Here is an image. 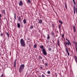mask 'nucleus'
<instances>
[{
  "label": "nucleus",
  "instance_id": "nucleus-1",
  "mask_svg": "<svg viewBox=\"0 0 77 77\" xmlns=\"http://www.w3.org/2000/svg\"><path fill=\"white\" fill-rule=\"evenodd\" d=\"M24 64H22L21 65L19 68V72H22L23 71V69H24Z\"/></svg>",
  "mask_w": 77,
  "mask_h": 77
},
{
  "label": "nucleus",
  "instance_id": "nucleus-2",
  "mask_svg": "<svg viewBox=\"0 0 77 77\" xmlns=\"http://www.w3.org/2000/svg\"><path fill=\"white\" fill-rule=\"evenodd\" d=\"M20 43L21 44V46L22 47H24L25 46V43H24V41L23 38L20 39Z\"/></svg>",
  "mask_w": 77,
  "mask_h": 77
},
{
  "label": "nucleus",
  "instance_id": "nucleus-3",
  "mask_svg": "<svg viewBox=\"0 0 77 77\" xmlns=\"http://www.w3.org/2000/svg\"><path fill=\"white\" fill-rule=\"evenodd\" d=\"M74 14H75V11L76 12V14H77V7H75V6H74Z\"/></svg>",
  "mask_w": 77,
  "mask_h": 77
},
{
  "label": "nucleus",
  "instance_id": "nucleus-4",
  "mask_svg": "<svg viewBox=\"0 0 77 77\" xmlns=\"http://www.w3.org/2000/svg\"><path fill=\"white\" fill-rule=\"evenodd\" d=\"M18 4L20 6H22L23 5V1H20L18 3Z\"/></svg>",
  "mask_w": 77,
  "mask_h": 77
},
{
  "label": "nucleus",
  "instance_id": "nucleus-5",
  "mask_svg": "<svg viewBox=\"0 0 77 77\" xmlns=\"http://www.w3.org/2000/svg\"><path fill=\"white\" fill-rule=\"evenodd\" d=\"M43 50H42V52H43V53L44 55H45L46 56L47 55V53L46 52V51H45V49H43Z\"/></svg>",
  "mask_w": 77,
  "mask_h": 77
},
{
  "label": "nucleus",
  "instance_id": "nucleus-6",
  "mask_svg": "<svg viewBox=\"0 0 77 77\" xmlns=\"http://www.w3.org/2000/svg\"><path fill=\"white\" fill-rule=\"evenodd\" d=\"M65 51L67 52L68 56H69V52L68 51V47H67L66 48Z\"/></svg>",
  "mask_w": 77,
  "mask_h": 77
},
{
  "label": "nucleus",
  "instance_id": "nucleus-7",
  "mask_svg": "<svg viewBox=\"0 0 77 77\" xmlns=\"http://www.w3.org/2000/svg\"><path fill=\"white\" fill-rule=\"evenodd\" d=\"M18 20L21 23V17L20 16L18 17Z\"/></svg>",
  "mask_w": 77,
  "mask_h": 77
},
{
  "label": "nucleus",
  "instance_id": "nucleus-8",
  "mask_svg": "<svg viewBox=\"0 0 77 77\" xmlns=\"http://www.w3.org/2000/svg\"><path fill=\"white\" fill-rule=\"evenodd\" d=\"M60 40L59 39H58L57 42V45L58 46H59L60 45Z\"/></svg>",
  "mask_w": 77,
  "mask_h": 77
},
{
  "label": "nucleus",
  "instance_id": "nucleus-9",
  "mask_svg": "<svg viewBox=\"0 0 77 77\" xmlns=\"http://www.w3.org/2000/svg\"><path fill=\"white\" fill-rule=\"evenodd\" d=\"M16 61H17V60H15L14 62V68H15L16 66Z\"/></svg>",
  "mask_w": 77,
  "mask_h": 77
},
{
  "label": "nucleus",
  "instance_id": "nucleus-10",
  "mask_svg": "<svg viewBox=\"0 0 77 77\" xmlns=\"http://www.w3.org/2000/svg\"><path fill=\"white\" fill-rule=\"evenodd\" d=\"M17 26L18 28H20V23H17Z\"/></svg>",
  "mask_w": 77,
  "mask_h": 77
},
{
  "label": "nucleus",
  "instance_id": "nucleus-11",
  "mask_svg": "<svg viewBox=\"0 0 77 77\" xmlns=\"http://www.w3.org/2000/svg\"><path fill=\"white\" fill-rule=\"evenodd\" d=\"M73 32H75V27L74 26H73Z\"/></svg>",
  "mask_w": 77,
  "mask_h": 77
},
{
  "label": "nucleus",
  "instance_id": "nucleus-12",
  "mask_svg": "<svg viewBox=\"0 0 77 77\" xmlns=\"http://www.w3.org/2000/svg\"><path fill=\"white\" fill-rule=\"evenodd\" d=\"M40 48H41V49H42V50H43V49H44L43 45H41L40 46Z\"/></svg>",
  "mask_w": 77,
  "mask_h": 77
},
{
  "label": "nucleus",
  "instance_id": "nucleus-13",
  "mask_svg": "<svg viewBox=\"0 0 77 77\" xmlns=\"http://www.w3.org/2000/svg\"><path fill=\"white\" fill-rule=\"evenodd\" d=\"M42 20H39L38 21V23H40V24L42 23Z\"/></svg>",
  "mask_w": 77,
  "mask_h": 77
},
{
  "label": "nucleus",
  "instance_id": "nucleus-14",
  "mask_svg": "<svg viewBox=\"0 0 77 77\" xmlns=\"http://www.w3.org/2000/svg\"><path fill=\"white\" fill-rule=\"evenodd\" d=\"M23 22L24 23V24H26V19H24L23 20Z\"/></svg>",
  "mask_w": 77,
  "mask_h": 77
},
{
  "label": "nucleus",
  "instance_id": "nucleus-15",
  "mask_svg": "<svg viewBox=\"0 0 77 77\" xmlns=\"http://www.w3.org/2000/svg\"><path fill=\"white\" fill-rule=\"evenodd\" d=\"M6 33L7 36H8V38H9V33H8V32H6Z\"/></svg>",
  "mask_w": 77,
  "mask_h": 77
},
{
  "label": "nucleus",
  "instance_id": "nucleus-16",
  "mask_svg": "<svg viewBox=\"0 0 77 77\" xmlns=\"http://www.w3.org/2000/svg\"><path fill=\"white\" fill-rule=\"evenodd\" d=\"M27 2L28 3H30V0H27Z\"/></svg>",
  "mask_w": 77,
  "mask_h": 77
},
{
  "label": "nucleus",
  "instance_id": "nucleus-17",
  "mask_svg": "<svg viewBox=\"0 0 77 77\" xmlns=\"http://www.w3.org/2000/svg\"><path fill=\"white\" fill-rule=\"evenodd\" d=\"M59 23H60V24H63V22H62V21L60 20H59Z\"/></svg>",
  "mask_w": 77,
  "mask_h": 77
},
{
  "label": "nucleus",
  "instance_id": "nucleus-18",
  "mask_svg": "<svg viewBox=\"0 0 77 77\" xmlns=\"http://www.w3.org/2000/svg\"><path fill=\"white\" fill-rule=\"evenodd\" d=\"M34 48H36V47H37V45H36V44H35L34 45Z\"/></svg>",
  "mask_w": 77,
  "mask_h": 77
},
{
  "label": "nucleus",
  "instance_id": "nucleus-19",
  "mask_svg": "<svg viewBox=\"0 0 77 77\" xmlns=\"http://www.w3.org/2000/svg\"><path fill=\"white\" fill-rule=\"evenodd\" d=\"M60 26H61V25L60 24L59 25V29L61 30V29L60 28V27H61Z\"/></svg>",
  "mask_w": 77,
  "mask_h": 77
},
{
  "label": "nucleus",
  "instance_id": "nucleus-20",
  "mask_svg": "<svg viewBox=\"0 0 77 77\" xmlns=\"http://www.w3.org/2000/svg\"><path fill=\"white\" fill-rule=\"evenodd\" d=\"M47 73L48 74H50L51 72H50V71H48L47 72Z\"/></svg>",
  "mask_w": 77,
  "mask_h": 77
},
{
  "label": "nucleus",
  "instance_id": "nucleus-21",
  "mask_svg": "<svg viewBox=\"0 0 77 77\" xmlns=\"http://www.w3.org/2000/svg\"><path fill=\"white\" fill-rule=\"evenodd\" d=\"M65 5L66 9H67V7H66V3H65Z\"/></svg>",
  "mask_w": 77,
  "mask_h": 77
},
{
  "label": "nucleus",
  "instance_id": "nucleus-22",
  "mask_svg": "<svg viewBox=\"0 0 77 77\" xmlns=\"http://www.w3.org/2000/svg\"><path fill=\"white\" fill-rule=\"evenodd\" d=\"M61 35L62 36V38H64V34H62Z\"/></svg>",
  "mask_w": 77,
  "mask_h": 77
},
{
  "label": "nucleus",
  "instance_id": "nucleus-23",
  "mask_svg": "<svg viewBox=\"0 0 77 77\" xmlns=\"http://www.w3.org/2000/svg\"><path fill=\"white\" fill-rule=\"evenodd\" d=\"M42 77H45V75H44L42 74Z\"/></svg>",
  "mask_w": 77,
  "mask_h": 77
},
{
  "label": "nucleus",
  "instance_id": "nucleus-24",
  "mask_svg": "<svg viewBox=\"0 0 77 77\" xmlns=\"http://www.w3.org/2000/svg\"><path fill=\"white\" fill-rule=\"evenodd\" d=\"M14 19L15 20V19H16V14H14Z\"/></svg>",
  "mask_w": 77,
  "mask_h": 77
},
{
  "label": "nucleus",
  "instance_id": "nucleus-25",
  "mask_svg": "<svg viewBox=\"0 0 77 77\" xmlns=\"http://www.w3.org/2000/svg\"><path fill=\"white\" fill-rule=\"evenodd\" d=\"M48 65V63H45V66H47Z\"/></svg>",
  "mask_w": 77,
  "mask_h": 77
},
{
  "label": "nucleus",
  "instance_id": "nucleus-26",
  "mask_svg": "<svg viewBox=\"0 0 77 77\" xmlns=\"http://www.w3.org/2000/svg\"><path fill=\"white\" fill-rule=\"evenodd\" d=\"M50 38V36H49V35H48V37L47 38V39H49Z\"/></svg>",
  "mask_w": 77,
  "mask_h": 77
},
{
  "label": "nucleus",
  "instance_id": "nucleus-27",
  "mask_svg": "<svg viewBox=\"0 0 77 77\" xmlns=\"http://www.w3.org/2000/svg\"><path fill=\"white\" fill-rule=\"evenodd\" d=\"M30 29H32V28H33V26H31L30 27Z\"/></svg>",
  "mask_w": 77,
  "mask_h": 77
},
{
  "label": "nucleus",
  "instance_id": "nucleus-28",
  "mask_svg": "<svg viewBox=\"0 0 77 77\" xmlns=\"http://www.w3.org/2000/svg\"><path fill=\"white\" fill-rule=\"evenodd\" d=\"M66 41H68V42H69V41L68 40V39H67V38H66Z\"/></svg>",
  "mask_w": 77,
  "mask_h": 77
},
{
  "label": "nucleus",
  "instance_id": "nucleus-29",
  "mask_svg": "<svg viewBox=\"0 0 77 77\" xmlns=\"http://www.w3.org/2000/svg\"><path fill=\"white\" fill-rule=\"evenodd\" d=\"M48 50L49 51H51V48H49L48 49Z\"/></svg>",
  "mask_w": 77,
  "mask_h": 77
},
{
  "label": "nucleus",
  "instance_id": "nucleus-30",
  "mask_svg": "<svg viewBox=\"0 0 77 77\" xmlns=\"http://www.w3.org/2000/svg\"><path fill=\"white\" fill-rule=\"evenodd\" d=\"M55 76L56 77H57V74L55 73Z\"/></svg>",
  "mask_w": 77,
  "mask_h": 77
},
{
  "label": "nucleus",
  "instance_id": "nucleus-31",
  "mask_svg": "<svg viewBox=\"0 0 77 77\" xmlns=\"http://www.w3.org/2000/svg\"><path fill=\"white\" fill-rule=\"evenodd\" d=\"M67 43H66V42L65 43V45L66 46V45H67Z\"/></svg>",
  "mask_w": 77,
  "mask_h": 77
},
{
  "label": "nucleus",
  "instance_id": "nucleus-32",
  "mask_svg": "<svg viewBox=\"0 0 77 77\" xmlns=\"http://www.w3.org/2000/svg\"><path fill=\"white\" fill-rule=\"evenodd\" d=\"M66 43H67V44L68 45H69V43H68V42H66Z\"/></svg>",
  "mask_w": 77,
  "mask_h": 77
},
{
  "label": "nucleus",
  "instance_id": "nucleus-33",
  "mask_svg": "<svg viewBox=\"0 0 77 77\" xmlns=\"http://www.w3.org/2000/svg\"><path fill=\"white\" fill-rule=\"evenodd\" d=\"M39 59H42V57H41L40 56H39Z\"/></svg>",
  "mask_w": 77,
  "mask_h": 77
},
{
  "label": "nucleus",
  "instance_id": "nucleus-34",
  "mask_svg": "<svg viewBox=\"0 0 77 77\" xmlns=\"http://www.w3.org/2000/svg\"><path fill=\"white\" fill-rule=\"evenodd\" d=\"M1 36H3V33H1Z\"/></svg>",
  "mask_w": 77,
  "mask_h": 77
},
{
  "label": "nucleus",
  "instance_id": "nucleus-35",
  "mask_svg": "<svg viewBox=\"0 0 77 77\" xmlns=\"http://www.w3.org/2000/svg\"><path fill=\"white\" fill-rule=\"evenodd\" d=\"M73 2H74V5H75V1H74V0Z\"/></svg>",
  "mask_w": 77,
  "mask_h": 77
},
{
  "label": "nucleus",
  "instance_id": "nucleus-36",
  "mask_svg": "<svg viewBox=\"0 0 77 77\" xmlns=\"http://www.w3.org/2000/svg\"><path fill=\"white\" fill-rule=\"evenodd\" d=\"M54 35V33L53 32L52 33L51 35Z\"/></svg>",
  "mask_w": 77,
  "mask_h": 77
},
{
  "label": "nucleus",
  "instance_id": "nucleus-37",
  "mask_svg": "<svg viewBox=\"0 0 77 77\" xmlns=\"http://www.w3.org/2000/svg\"><path fill=\"white\" fill-rule=\"evenodd\" d=\"M27 39H28V40H30V38H27Z\"/></svg>",
  "mask_w": 77,
  "mask_h": 77
},
{
  "label": "nucleus",
  "instance_id": "nucleus-38",
  "mask_svg": "<svg viewBox=\"0 0 77 77\" xmlns=\"http://www.w3.org/2000/svg\"><path fill=\"white\" fill-rule=\"evenodd\" d=\"M2 17V15L0 14V17Z\"/></svg>",
  "mask_w": 77,
  "mask_h": 77
},
{
  "label": "nucleus",
  "instance_id": "nucleus-39",
  "mask_svg": "<svg viewBox=\"0 0 77 77\" xmlns=\"http://www.w3.org/2000/svg\"><path fill=\"white\" fill-rule=\"evenodd\" d=\"M69 43L70 45H71V43H70V42H69Z\"/></svg>",
  "mask_w": 77,
  "mask_h": 77
},
{
  "label": "nucleus",
  "instance_id": "nucleus-40",
  "mask_svg": "<svg viewBox=\"0 0 77 77\" xmlns=\"http://www.w3.org/2000/svg\"><path fill=\"white\" fill-rule=\"evenodd\" d=\"M38 77H41V76H40V75L38 76Z\"/></svg>",
  "mask_w": 77,
  "mask_h": 77
},
{
  "label": "nucleus",
  "instance_id": "nucleus-41",
  "mask_svg": "<svg viewBox=\"0 0 77 77\" xmlns=\"http://www.w3.org/2000/svg\"><path fill=\"white\" fill-rule=\"evenodd\" d=\"M40 68L42 69V67H40Z\"/></svg>",
  "mask_w": 77,
  "mask_h": 77
},
{
  "label": "nucleus",
  "instance_id": "nucleus-42",
  "mask_svg": "<svg viewBox=\"0 0 77 77\" xmlns=\"http://www.w3.org/2000/svg\"><path fill=\"white\" fill-rule=\"evenodd\" d=\"M52 26H54V24H52Z\"/></svg>",
  "mask_w": 77,
  "mask_h": 77
},
{
  "label": "nucleus",
  "instance_id": "nucleus-43",
  "mask_svg": "<svg viewBox=\"0 0 77 77\" xmlns=\"http://www.w3.org/2000/svg\"><path fill=\"white\" fill-rule=\"evenodd\" d=\"M42 62H44V60H42Z\"/></svg>",
  "mask_w": 77,
  "mask_h": 77
},
{
  "label": "nucleus",
  "instance_id": "nucleus-44",
  "mask_svg": "<svg viewBox=\"0 0 77 77\" xmlns=\"http://www.w3.org/2000/svg\"><path fill=\"white\" fill-rule=\"evenodd\" d=\"M21 17H23V15H21Z\"/></svg>",
  "mask_w": 77,
  "mask_h": 77
},
{
  "label": "nucleus",
  "instance_id": "nucleus-45",
  "mask_svg": "<svg viewBox=\"0 0 77 77\" xmlns=\"http://www.w3.org/2000/svg\"><path fill=\"white\" fill-rule=\"evenodd\" d=\"M44 74H45V73H44Z\"/></svg>",
  "mask_w": 77,
  "mask_h": 77
}]
</instances>
